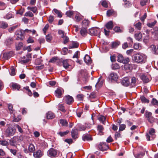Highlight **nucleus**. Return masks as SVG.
<instances>
[{"instance_id":"nucleus-1","label":"nucleus","mask_w":158,"mask_h":158,"mask_svg":"<svg viewBox=\"0 0 158 158\" xmlns=\"http://www.w3.org/2000/svg\"><path fill=\"white\" fill-rule=\"evenodd\" d=\"M146 56L142 53H137L133 55L132 57V60L137 63H144L146 60Z\"/></svg>"},{"instance_id":"nucleus-2","label":"nucleus","mask_w":158,"mask_h":158,"mask_svg":"<svg viewBox=\"0 0 158 158\" xmlns=\"http://www.w3.org/2000/svg\"><path fill=\"white\" fill-rule=\"evenodd\" d=\"M16 130L11 127H9L6 129L5 131V135L6 137L13 136L15 133Z\"/></svg>"},{"instance_id":"nucleus-3","label":"nucleus","mask_w":158,"mask_h":158,"mask_svg":"<svg viewBox=\"0 0 158 158\" xmlns=\"http://www.w3.org/2000/svg\"><path fill=\"white\" fill-rule=\"evenodd\" d=\"M48 155L51 157H56L58 156L57 152L53 148L50 149L47 152Z\"/></svg>"},{"instance_id":"nucleus-4","label":"nucleus","mask_w":158,"mask_h":158,"mask_svg":"<svg viewBox=\"0 0 158 158\" xmlns=\"http://www.w3.org/2000/svg\"><path fill=\"white\" fill-rule=\"evenodd\" d=\"M117 60L120 63L127 64L129 62L130 60L128 57H127L124 58L122 55L119 54L118 56Z\"/></svg>"},{"instance_id":"nucleus-5","label":"nucleus","mask_w":158,"mask_h":158,"mask_svg":"<svg viewBox=\"0 0 158 158\" xmlns=\"http://www.w3.org/2000/svg\"><path fill=\"white\" fill-rule=\"evenodd\" d=\"M100 31V29L97 27L93 28L89 30V32L91 35H94L96 36L98 35L99 37Z\"/></svg>"},{"instance_id":"nucleus-6","label":"nucleus","mask_w":158,"mask_h":158,"mask_svg":"<svg viewBox=\"0 0 158 158\" xmlns=\"http://www.w3.org/2000/svg\"><path fill=\"white\" fill-rule=\"evenodd\" d=\"M64 100L67 104L69 105L72 104L74 102L73 98L69 95L65 96L64 98Z\"/></svg>"},{"instance_id":"nucleus-7","label":"nucleus","mask_w":158,"mask_h":158,"mask_svg":"<svg viewBox=\"0 0 158 158\" xmlns=\"http://www.w3.org/2000/svg\"><path fill=\"white\" fill-rule=\"evenodd\" d=\"M15 35L17 36L16 39L17 40H22L23 36V30H18L15 32Z\"/></svg>"},{"instance_id":"nucleus-8","label":"nucleus","mask_w":158,"mask_h":158,"mask_svg":"<svg viewBox=\"0 0 158 158\" xmlns=\"http://www.w3.org/2000/svg\"><path fill=\"white\" fill-rule=\"evenodd\" d=\"M79 45V43L77 41H72L71 42L69 45V49H73L77 48Z\"/></svg>"},{"instance_id":"nucleus-9","label":"nucleus","mask_w":158,"mask_h":158,"mask_svg":"<svg viewBox=\"0 0 158 158\" xmlns=\"http://www.w3.org/2000/svg\"><path fill=\"white\" fill-rule=\"evenodd\" d=\"M44 155L43 152L40 150H38L34 152L33 154L35 158L41 157Z\"/></svg>"},{"instance_id":"nucleus-10","label":"nucleus","mask_w":158,"mask_h":158,"mask_svg":"<svg viewBox=\"0 0 158 158\" xmlns=\"http://www.w3.org/2000/svg\"><path fill=\"white\" fill-rule=\"evenodd\" d=\"M118 77V76L116 73H112L110 74L108 78L109 80L111 81H116Z\"/></svg>"},{"instance_id":"nucleus-11","label":"nucleus","mask_w":158,"mask_h":158,"mask_svg":"<svg viewBox=\"0 0 158 158\" xmlns=\"http://www.w3.org/2000/svg\"><path fill=\"white\" fill-rule=\"evenodd\" d=\"M13 52L10 51L8 52H6L3 54V57L4 59L8 60L13 55Z\"/></svg>"},{"instance_id":"nucleus-12","label":"nucleus","mask_w":158,"mask_h":158,"mask_svg":"<svg viewBox=\"0 0 158 158\" xmlns=\"http://www.w3.org/2000/svg\"><path fill=\"white\" fill-rule=\"evenodd\" d=\"M150 77L149 76H146L143 74H142L140 76V78L144 83L148 82L150 81Z\"/></svg>"},{"instance_id":"nucleus-13","label":"nucleus","mask_w":158,"mask_h":158,"mask_svg":"<svg viewBox=\"0 0 158 158\" xmlns=\"http://www.w3.org/2000/svg\"><path fill=\"white\" fill-rule=\"evenodd\" d=\"M60 124H61V126L64 128L67 127L68 126V121L64 119H60Z\"/></svg>"},{"instance_id":"nucleus-14","label":"nucleus","mask_w":158,"mask_h":158,"mask_svg":"<svg viewBox=\"0 0 158 158\" xmlns=\"http://www.w3.org/2000/svg\"><path fill=\"white\" fill-rule=\"evenodd\" d=\"M121 83L123 85L127 86L129 85L130 82L127 77H125L122 80Z\"/></svg>"},{"instance_id":"nucleus-15","label":"nucleus","mask_w":158,"mask_h":158,"mask_svg":"<svg viewBox=\"0 0 158 158\" xmlns=\"http://www.w3.org/2000/svg\"><path fill=\"white\" fill-rule=\"evenodd\" d=\"M71 133L73 138L75 139L78 138V130L77 129H73L71 131Z\"/></svg>"},{"instance_id":"nucleus-16","label":"nucleus","mask_w":158,"mask_h":158,"mask_svg":"<svg viewBox=\"0 0 158 158\" xmlns=\"http://www.w3.org/2000/svg\"><path fill=\"white\" fill-rule=\"evenodd\" d=\"M150 48L154 54H158V47L157 46L154 45H152L150 46Z\"/></svg>"},{"instance_id":"nucleus-17","label":"nucleus","mask_w":158,"mask_h":158,"mask_svg":"<svg viewBox=\"0 0 158 158\" xmlns=\"http://www.w3.org/2000/svg\"><path fill=\"white\" fill-rule=\"evenodd\" d=\"M18 138L17 137H14L10 140V144L12 146H16L17 145V141Z\"/></svg>"},{"instance_id":"nucleus-18","label":"nucleus","mask_w":158,"mask_h":158,"mask_svg":"<svg viewBox=\"0 0 158 158\" xmlns=\"http://www.w3.org/2000/svg\"><path fill=\"white\" fill-rule=\"evenodd\" d=\"M71 60H64L62 62L63 67L67 69L70 66L69 63Z\"/></svg>"},{"instance_id":"nucleus-19","label":"nucleus","mask_w":158,"mask_h":158,"mask_svg":"<svg viewBox=\"0 0 158 158\" xmlns=\"http://www.w3.org/2000/svg\"><path fill=\"white\" fill-rule=\"evenodd\" d=\"M19 62L21 64H24L28 63L29 60V59L26 58V57L24 56L21 58L19 60Z\"/></svg>"},{"instance_id":"nucleus-20","label":"nucleus","mask_w":158,"mask_h":158,"mask_svg":"<svg viewBox=\"0 0 158 158\" xmlns=\"http://www.w3.org/2000/svg\"><path fill=\"white\" fill-rule=\"evenodd\" d=\"M46 117L48 119H52L55 117V115L52 112L48 111L46 114Z\"/></svg>"},{"instance_id":"nucleus-21","label":"nucleus","mask_w":158,"mask_h":158,"mask_svg":"<svg viewBox=\"0 0 158 158\" xmlns=\"http://www.w3.org/2000/svg\"><path fill=\"white\" fill-rule=\"evenodd\" d=\"M60 41L64 44H66L69 41V38L67 35H65L61 39H60Z\"/></svg>"},{"instance_id":"nucleus-22","label":"nucleus","mask_w":158,"mask_h":158,"mask_svg":"<svg viewBox=\"0 0 158 158\" xmlns=\"http://www.w3.org/2000/svg\"><path fill=\"white\" fill-rule=\"evenodd\" d=\"M103 83V81L102 80V77H100L98 79V81L95 85L97 88H99L102 86Z\"/></svg>"},{"instance_id":"nucleus-23","label":"nucleus","mask_w":158,"mask_h":158,"mask_svg":"<svg viewBox=\"0 0 158 158\" xmlns=\"http://www.w3.org/2000/svg\"><path fill=\"white\" fill-rule=\"evenodd\" d=\"M82 139L84 141H89L92 140V139L90 135L87 134L83 135Z\"/></svg>"},{"instance_id":"nucleus-24","label":"nucleus","mask_w":158,"mask_h":158,"mask_svg":"<svg viewBox=\"0 0 158 158\" xmlns=\"http://www.w3.org/2000/svg\"><path fill=\"white\" fill-rule=\"evenodd\" d=\"M59 61V59L58 57L54 56L52 57L49 61V62L52 63H57V64H58L59 63L58 62Z\"/></svg>"},{"instance_id":"nucleus-25","label":"nucleus","mask_w":158,"mask_h":158,"mask_svg":"<svg viewBox=\"0 0 158 158\" xmlns=\"http://www.w3.org/2000/svg\"><path fill=\"white\" fill-rule=\"evenodd\" d=\"M12 87L14 89L19 90L20 88V85L15 83H12L10 84Z\"/></svg>"},{"instance_id":"nucleus-26","label":"nucleus","mask_w":158,"mask_h":158,"mask_svg":"<svg viewBox=\"0 0 158 158\" xmlns=\"http://www.w3.org/2000/svg\"><path fill=\"white\" fill-rule=\"evenodd\" d=\"M84 60L86 64H91V59L88 55H86L84 57Z\"/></svg>"},{"instance_id":"nucleus-27","label":"nucleus","mask_w":158,"mask_h":158,"mask_svg":"<svg viewBox=\"0 0 158 158\" xmlns=\"http://www.w3.org/2000/svg\"><path fill=\"white\" fill-rule=\"evenodd\" d=\"M89 23V21L87 19H85L83 20L82 22V26L83 27L85 28L87 27Z\"/></svg>"},{"instance_id":"nucleus-28","label":"nucleus","mask_w":158,"mask_h":158,"mask_svg":"<svg viewBox=\"0 0 158 158\" xmlns=\"http://www.w3.org/2000/svg\"><path fill=\"white\" fill-rule=\"evenodd\" d=\"M106 27L108 29H112L113 27L112 22L110 21L107 23L106 25Z\"/></svg>"},{"instance_id":"nucleus-29","label":"nucleus","mask_w":158,"mask_h":158,"mask_svg":"<svg viewBox=\"0 0 158 158\" xmlns=\"http://www.w3.org/2000/svg\"><path fill=\"white\" fill-rule=\"evenodd\" d=\"M28 10H30L32 11L34 13L37 14L38 13L37 8L36 6L30 7L28 6L27 8Z\"/></svg>"},{"instance_id":"nucleus-30","label":"nucleus","mask_w":158,"mask_h":158,"mask_svg":"<svg viewBox=\"0 0 158 158\" xmlns=\"http://www.w3.org/2000/svg\"><path fill=\"white\" fill-rule=\"evenodd\" d=\"M142 37V34L140 32L137 33L135 34V38L138 41H139L141 39Z\"/></svg>"},{"instance_id":"nucleus-31","label":"nucleus","mask_w":158,"mask_h":158,"mask_svg":"<svg viewBox=\"0 0 158 158\" xmlns=\"http://www.w3.org/2000/svg\"><path fill=\"white\" fill-rule=\"evenodd\" d=\"M81 35L83 36H85L87 34V29L85 28H83L80 31Z\"/></svg>"},{"instance_id":"nucleus-32","label":"nucleus","mask_w":158,"mask_h":158,"mask_svg":"<svg viewBox=\"0 0 158 158\" xmlns=\"http://www.w3.org/2000/svg\"><path fill=\"white\" fill-rule=\"evenodd\" d=\"M8 27V24L6 22L2 21L0 23V27L2 29H5Z\"/></svg>"},{"instance_id":"nucleus-33","label":"nucleus","mask_w":158,"mask_h":158,"mask_svg":"<svg viewBox=\"0 0 158 158\" xmlns=\"http://www.w3.org/2000/svg\"><path fill=\"white\" fill-rule=\"evenodd\" d=\"M28 149L30 152H33L35 150V147L34 145L32 143H30L28 146Z\"/></svg>"},{"instance_id":"nucleus-34","label":"nucleus","mask_w":158,"mask_h":158,"mask_svg":"<svg viewBox=\"0 0 158 158\" xmlns=\"http://www.w3.org/2000/svg\"><path fill=\"white\" fill-rule=\"evenodd\" d=\"M149 134L151 135L152 138H154L155 137V129L153 128H151L150 129L149 131Z\"/></svg>"},{"instance_id":"nucleus-35","label":"nucleus","mask_w":158,"mask_h":158,"mask_svg":"<svg viewBox=\"0 0 158 158\" xmlns=\"http://www.w3.org/2000/svg\"><path fill=\"white\" fill-rule=\"evenodd\" d=\"M16 73L15 68L14 66H11L10 68V73L11 76H14Z\"/></svg>"},{"instance_id":"nucleus-36","label":"nucleus","mask_w":158,"mask_h":158,"mask_svg":"<svg viewBox=\"0 0 158 158\" xmlns=\"http://www.w3.org/2000/svg\"><path fill=\"white\" fill-rule=\"evenodd\" d=\"M97 129L98 131V134L100 135H102L103 131L104 130L103 127L101 125H98V126Z\"/></svg>"},{"instance_id":"nucleus-37","label":"nucleus","mask_w":158,"mask_h":158,"mask_svg":"<svg viewBox=\"0 0 158 158\" xmlns=\"http://www.w3.org/2000/svg\"><path fill=\"white\" fill-rule=\"evenodd\" d=\"M134 26L136 29L140 30L141 28V23L139 22L134 24Z\"/></svg>"},{"instance_id":"nucleus-38","label":"nucleus","mask_w":158,"mask_h":158,"mask_svg":"<svg viewBox=\"0 0 158 158\" xmlns=\"http://www.w3.org/2000/svg\"><path fill=\"white\" fill-rule=\"evenodd\" d=\"M8 107L10 114H13L14 111L13 109V106L11 104H9L8 105Z\"/></svg>"},{"instance_id":"nucleus-39","label":"nucleus","mask_w":158,"mask_h":158,"mask_svg":"<svg viewBox=\"0 0 158 158\" xmlns=\"http://www.w3.org/2000/svg\"><path fill=\"white\" fill-rule=\"evenodd\" d=\"M7 45H10L13 42V39L12 38H9L7 39L5 42Z\"/></svg>"},{"instance_id":"nucleus-40","label":"nucleus","mask_w":158,"mask_h":158,"mask_svg":"<svg viewBox=\"0 0 158 158\" xmlns=\"http://www.w3.org/2000/svg\"><path fill=\"white\" fill-rule=\"evenodd\" d=\"M111 67L113 69L116 70L119 69L120 68V66L118 64L114 63L112 64Z\"/></svg>"},{"instance_id":"nucleus-41","label":"nucleus","mask_w":158,"mask_h":158,"mask_svg":"<svg viewBox=\"0 0 158 158\" xmlns=\"http://www.w3.org/2000/svg\"><path fill=\"white\" fill-rule=\"evenodd\" d=\"M69 132V131L68 130L63 132L60 131V136L61 137L67 135Z\"/></svg>"},{"instance_id":"nucleus-42","label":"nucleus","mask_w":158,"mask_h":158,"mask_svg":"<svg viewBox=\"0 0 158 158\" xmlns=\"http://www.w3.org/2000/svg\"><path fill=\"white\" fill-rule=\"evenodd\" d=\"M140 99L143 102L148 103L149 102V100L143 96L140 97Z\"/></svg>"},{"instance_id":"nucleus-43","label":"nucleus","mask_w":158,"mask_h":158,"mask_svg":"<svg viewBox=\"0 0 158 158\" xmlns=\"http://www.w3.org/2000/svg\"><path fill=\"white\" fill-rule=\"evenodd\" d=\"M14 16V15L11 13L9 12L6 15L4 18L7 19H9L13 17Z\"/></svg>"},{"instance_id":"nucleus-44","label":"nucleus","mask_w":158,"mask_h":158,"mask_svg":"<svg viewBox=\"0 0 158 158\" xmlns=\"http://www.w3.org/2000/svg\"><path fill=\"white\" fill-rule=\"evenodd\" d=\"M137 79L135 77H133L131 78V84L132 86H134L136 83Z\"/></svg>"},{"instance_id":"nucleus-45","label":"nucleus","mask_w":158,"mask_h":158,"mask_svg":"<svg viewBox=\"0 0 158 158\" xmlns=\"http://www.w3.org/2000/svg\"><path fill=\"white\" fill-rule=\"evenodd\" d=\"M156 23V21H154L153 22H152L148 23L147 24V25L149 27H152L155 25Z\"/></svg>"},{"instance_id":"nucleus-46","label":"nucleus","mask_w":158,"mask_h":158,"mask_svg":"<svg viewBox=\"0 0 158 158\" xmlns=\"http://www.w3.org/2000/svg\"><path fill=\"white\" fill-rule=\"evenodd\" d=\"M8 142L5 140H0V144L3 146H7L8 145Z\"/></svg>"},{"instance_id":"nucleus-47","label":"nucleus","mask_w":158,"mask_h":158,"mask_svg":"<svg viewBox=\"0 0 158 158\" xmlns=\"http://www.w3.org/2000/svg\"><path fill=\"white\" fill-rule=\"evenodd\" d=\"M65 35H66V34L64 31L60 30V40L63 38Z\"/></svg>"},{"instance_id":"nucleus-48","label":"nucleus","mask_w":158,"mask_h":158,"mask_svg":"<svg viewBox=\"0 0 158 158\" xmlns=\"http://www.w3.org/2000/svg\"><path fill=\"white\" fill-rule=\"evenodd\" d=\"M46 41L48 42H50L52 39V37L50 34H48L46 36Z\"/></svg>"},{"instance_id":"nucleus-49","label":"nucleus","mask_w":158,"mask_h":158,"mask_svg":"<svg viewBox=\"0 0 158 158\" xmlns=\"http://www.w3.org/2000/svg\"><path fill=\"white\" fill-rule=\"evenodd\" d=\"M54 18L53 16L50 15L49 16L48 21L50 23H52L54 20Z\"/></svg>"},{"instance_id":"nucleus-50","label":"nucleus","mask_w":158,"mask_h":158,"mask_svg":"<svg viewBox=\"0 0 158 158\" xmlns=\"http://www.w3.org/2000/svg\"><path fill=\"white\" fill-rule=\"evenodd\" d=\"M24 16L32 17L34 16V15L32 12L30 11H27L25 14Z\"/></svg>"},{"instance_id":"nucleus-51","label":"nucleus","mask_w":158,"mask_h":158,"mask_svg":"<svg viewBox=\"0 0 158 158\" xmlns=\"http://www.w3.org/2000/svg\"><path fill=\"white\" fill-rule=\"evenodd\" d=\"M126 126L124 124H121L119 125V131H122L124 130L126 128Z\"/></svg>"},{"instance_id":"nucleus-52","label":"nucleus","mask_w":158,"mask_h":158,"mask_svg":"<svg viewBox=\"0 0 158 158\" xmlns=\"http://www.w3.org/2000/svg\"><path fill=\"white\" fill-rule=\"evenodd\" d=\"M151 103L153 105L158 106V101L154 98L152 99Z\"/></svg>"},{"instance_id":"nucleus-53","label":"nucleus","mask_w":158,"mask_h":158,"mask_svg":"<svg viewBox=\"0 0 158 158\" xmlns=\"http://www.w3.org/2000/svg\"><path fill=\"white\" fill-rule=\"evenodd\" d=\"M68 51V49L66 47L62 49L61 53L64 55H66Z\"/></svg>"},{"instance_id":"nucleus-54","label":"nucleus","mask_w":158,"mask_h":158,"mask_svg":"<svg viewBox=\"0 0 158 158\" xmlns=\"http://www.w3.org/2000/svg\"><path fill=\"white\" fill-rule=\"evenodd\" d=\"M28 43H32L34 42V40L33 39V37L30 36L27 40Z\"/></svg>"},{"instance_id":"nucleus-55","label":"nucleus","mask_w":158,"mask_h":158,"mask_svg":"<svg viewBox=\"0 0 158 158\" xmlns=\"http://www.w3.org/2000/svg\"><path fill=\"white\" fill-rule=\"evenodd\" d=\"M5 152L1 149H0V157L2 158L5 155Z\"/></svg>"},{"instance_id":"nucleus-56","label":"nucleus","mask_w":158,"mask_h":158,"mask_svg":"<svg viewBox=\"0 0 158 158\" xmlns=\"http://www.w3.org/2000/svg\"><path fill=\"white\" fill-rule=\"evenodd\" d=\"M98 119L100 121L102 122V123H103L105 120L106 118L103 116H101L98 118Z\"/></svg>"},{"instance_id":"nucleus-57","label":"nucleus","mask_w":158,"mask_h":158,"mask_svg":"<svg viewBox=\"0 0 158 158\" xmlns=\"http://www.w3.org/2000/svg\"><path fill=\"white\" fill-rule=\"evenodd\" d=\"M60 110L64 113H65L66 112V110L65 109L64 106L62 105H60Z\"/></svg>"},{"instance_id":"nucleus-58","label":"nucleus","mask_w":158,"mask_h":158,"mask_svg":"<svg viewBox=\"0 0 158 158\" xmlns=\"http://www.w3.org/2000/svg\"><path fill=\"white\" fill-rule=\"evenodd\" d=\"M25 11V9L24 8H23V9H21L18 10L17 12V14H19L21 15H22L23 13Z\"/></svg>"},{"instance_id":"nucleus-59","label":"nucleus","mask_w":158,"mask_h":158,"mask_svg":"<svg viewBox=\"0 0 158 158\" xmlns=\"http://www.w3.org/2000/svg\"><path fill=\"white\" fill-rule=\"evenodd\" d=\"M49 25L48 24H47L43 28V30L45 34L47 31L48 30L49 28Z\"/></svg>"},{"instance_id":"nucleus-60","label":"nucleus","mask_w":158,"mask_h":158,"mask_svg":"<svg viewBox=\"0 0 158 158\" xmlns=\"http://www.w3.org/2000/svg\"><path fill=\"white\" fill-rule=\"evenodd\" d=\"M52 12L54 14L57 15L58 17H59V10L56 9H54Z\"/></svg>"},{"instance_id":"nucleus-61","label":"nucleus","mask_w":158,"mask_h":158,"mask_svg":"<svg viewBox=\"0 0 158 158\" xmlns=\"http://www.w3.org/2000/svg\"><path fill=\"white\" fill-rule=\"evenodd\" d=\"M148 0H141L140 4L142 6H144L146 4Z\"/></svg>"},{"instance_id":"nucleus-62","label":"nucleus","mask_w":158,"mask_h":158,"mask_svg":"<svg viewBox=\"0 0 158 158\" xmlns=\"http://www.w3.org/2000/svg\"><path fill=\"white\" fill-rule=\"evenodd\" d=\"M66 14L67 16H69V17H71L73 14V12L69 10L66 12Z\"/></svg>"},{"instance_id":"nucleus-63","label":"nucleus","mask_w":158,"mask_h":158,"mask_svg":"<svg viewBox=\"0 0 158 158\" xmlns=\"http://www.w3.org/2000/svg\"><path fill=\"white\" fill-rule=\"evenodd\" d=\"M42 61L40 59H36L35 61V63L36 65H39L41 64Z\"/></svg>"},{"instance_id":"nucleus-64","label":"nucleus","mask_w":158,"mask_h":158,"mask_svg":"<svg viewBox=\"0 0 158 158\" xmlns=\"http://www.w3.org/2000/svg\"><path fill=\"white\" fill-rule=\"evenodd\" d=\"M38 41L40 44H41L44 43L45 42V40L44 38H40L38 40Z\"/></svg>"}]
</instances>
